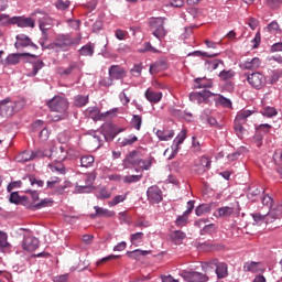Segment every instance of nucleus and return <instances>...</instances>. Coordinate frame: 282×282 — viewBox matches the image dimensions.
Wrapping results in <instances>:
<instances>
[{
  "label": "nucleus",
  "mask_w": 282,
  "mask_h": 282,
  "mask_svg": "<svg viewBox=\"0 0 282 282\" xmlns=\"http://www.w3.org/2000/svg\"><path fill=\"white\" fill-rule=\"evenodd\" d=\"M48 109L59 113L53 118L54 122H58V120H65L67 118V110L69 109V101L62 96H54L46 102Z\"/></svg>",
  "instance_id": "nucleus-1"
},
{
  "label": "nucleus",
  "mask_w": 282,
  "mask_h": 282,
  "mask_svg": "<svg viewBox=\"0 0 282 282\" xmlns=\"http://www.w3.org/2000/svg\"><path fill=\"white\" fill-rule=\"evenodd\" d=\"M37 155L40 158H48L54 162H65L67 160V148L63 144L54 145L48 150H39Z\"/></svg>",
  "instance_id": "nucleus-2"
},
{
  "label": "nucleus",
  "mask_w": 282,
  "mask_h": 282,
  "mask_svg": "<svg viewBox=\"0 0 282 282\" xmlns=\"http://www.w3.org/2000/svg\"><path fill=\"white\" fill-rule=\"evenodd\" d=\"M80 43V39L72 37L70 35H58L53 43H50L51 50H55V52H69V47L73 45H78Z\"/></svg>",
  "instance_id": "nucleus-3"
},
{
  "label": "nucleus",
  "mask_w": 282,
  "mask_h": 282,
  "mask_svg": "<svg viewBox=\"0 0 282 282\" xmlns=\"http://www.w3.org/2000/svg\"><path fill=\"white\" fill-rule=\"evenodd\" d=\"M250 116H252V111L250 110H241L237 113L234 129L238 138H243V133H246V128H243V124L248 122V118H250Z\"/></svg>",
  "instance_id": "nucleus-4"
},
{
  "label": "nucleus",
  "mask_w": 282,
  "mask_h": 282,
  "mask_svg": "<svg viewBox=\"0 0 282 282\" xmlns=\"http://www.w3.org/2000/svg\"><path fill=\"white\" fill-rule=\"evenodd\" d=\"M247 78L248 84L253 89H263L265 87V75L261 72H254L251 74H245L243 75Z\"/></svg>",
  "instance_id": "nucleus-5"
},
{
  "label": "nucleus",
  "mask_w": 282,
  "mask_h": 282,
  "mask_svg": "<svg viewBox=\"0 0 282 282\" xmlns=\"http://www.w3.org/2000/svg\"><path fill=\"white\" fill-rule=\"evenodd\" d=\"M164 21H166V18H156L150 21V30L153 36H155L159 40H162L164 39V36H166V29H164Z\"/></svg>",
  "instance_id": "nucleus-6"
},
{
  "label": "nucleus",
  "mask_w": 282,
  "mask_h": 282,
  "mask_svg": "<svg viewBox=\"0 0 282 282\" xmlns=\"http://www.w3.org/2000/svg\"><path fill=\"white\" fill-rule=\"evenodd\" d=\"M47 188H52L56 195H63L67 188H72V182H61V178L53 176L51 177V181H47Z\"/></svg>",
  "instance_id": "nucleus-7"
},
{
  "label": "nucleus",
  "mask_w": 282,
  "mask_h": 282,
  "mask_svg": "<svg viewBox=\"0 0 282 282\" xmlns=\"http://www.w3.org/2000/svg\"><path fill=\"white\" fill-rule=\"evenodd\" d=\"M135 158H138V151L134 150L127 156V162H129V164H133L134 166H139L143 171H149V169H151V160H142Z\"/></svg>",
  "instance_id": "nucleus-8"
},
{
  "label": "nucleus",
  "mask_w": 282,
  "mask_h": 282,
  "mask_svg": "<svg viewBox=\"0 0 282 282\" xmlns=\"http://www.w3.org/2000/svg\"><path fill=\"white\" fill-rule=\"evenodd\" d=\"M181 276H183L184 281H187V282H207L208 281V275L197 271H183L181 273Z\"/></svg>",
  "instance_id": "nucleus-9"
},
{
  "label": "nucleus",
  "mask_w": 282,
  "mask_h": 282,
  "mask_svg": "<svg viewBox=\"0 0 282 282\" xmlns=\"http://www.w3.org/2000/svg\"><path fill=\"white\" fill-rule=\"evenodd\" d=\"M212 164L213 161L210 160V158L203 155L195 164V171L198 175H204V173L210 171Z\"/></svg>",
  "instance_id": "nucleus-10"
},
{
  "label": "nucleus",
  "mask_w": 282,
  "mask_h": 282,
  "mask_svg": "<svg viewBox=\"0 0 282 282\" xmlns=\"http://www.w3.org/2000/svg\"><path fill=\"white\" fill-rule=\"evenodd\" d=\"M22 248L26 252H34V250H39V239L34 238L30 234L24 235Z\"/></svg>",
  "instance_id": "nucleus-11"
},
{
  "label": "nucleus",
  "mask_w": 282,
  "mask_h": 282,
  "mask_svg": "<svg viewBox=\"0 0 282 282\" xmlns=\"http://www.w3.org/2000/svg\"><path fill=\"white\" fill-rule=\"evenodd\" d=\"M147 195L148 202H150V204H160V202H162V189H160V187L156 185L149 187Z\"/></svg>",
  "instance_id": "nucleus-12"
},
{
  "label": "nucleus",
  "mask_w": 282,
  "mask_h": 282,
  "mask_svg": "<svg viewBox=\"0 0 282 282\" xmlns=\"http://www.w3.org/2000/svg\"><path fill=\"white\" fill-rule=\"evenodd\" d=\"M184 140H186L185 129H183L174 139L173 145H172V154L167 158V160H173L175 155H177V151H180V145L184 144Z\"/></svg>",
  "instance_id": "nucleus-13"
},
{
  "label": "nucleus",
  "mask_w": 282,
  "mask_h": 282,
  "mask_svg": "<svg viewBox=\"0 0 282 282\" xmlns=\"http://www.w3.org/2000/svg\"><path fill=\"white\" fill-rule=\"evenodd\" d=\"M0 116H2V118H11V116H14V102L8 99L0 101Z\"/></svg>",
  "instance_id": "nucleus-14"
},
{
  "label": "nucleus",
  "mask_w": 282,
  "mask_h": 282,
  "mask_svg": "<svg viewBox=\"0 0 282 282\" xmlns=\"http://www.w3.org/2000/svg\"><path fill=\"white\" fill-rule=\"evenodd\" d=\"M17 50H21V47H33V50H39V46L32 42V40L25 34L17 35L15 42Z\"/></svg>",
  "instance_id": "nucleus-15"
},
{
  "label": "nucleus",
  "mask_w": 282,
  "mask_h": 282,
  "mask_svg": "<svg viewBox=\"0 0 282 282\" xmlns=\"http://www.w3.org/2000/svg\"><path fill=\"white\" fill-rule=\"evenodd\" d=\"M11 23L18 25V28H34V25H36L34 19L24 17H13Z\"/></svg>",
  "instance_id": "nucleus-16"
},
{
  "label": "nucleus",
  "mask_w": 282,
  "mask_h": 282,
  "mask_svg": "<svg viewBox=\"0 0 282 282\" xmlns=\"http://www.w3.org/2000/svg\"><path fill=\"white\" fill-rule=\"evenodd\" d=\"M109 76L113 80H121V78H124L127 76V70L123 67L112 65L109 68Z\"/></svg>",
  "instance_id": "nucleus-17"
},
{
  "label": "nucleus",
  "mask_w": 282,
  "mask_h": 282,
  "mask_svg": "<svg viewBox=\"0 0 282 282\" xmlns=\"http://www.w3.org/2000/svg\"><path fill=\"white\" fill-rule=\"evenodd\" d=\"M243 272L257 274L259 272H265V269L261 268V262L249 261L243 264Z\"/></svg>",
  "instance_id": "nucleus-18"
},
{
  "label": "nucleus",
  "mask_w": 282,
  "mask_h": 282,
  "mask_svg": "<svg viewBox=\"0 0 282 282\" xmlns=\"http://www.w3.org/2000/svg\"><path fill=\"white\" fill-rule=\"evenodd\" d=\"M36 158H43L39 156V150L36 152L24 151L17 155V162L25 163L30 162L31 160H36Z\"/></svg>",
  "instance_id": "nucleus-19"
},
{
  "label": "nucleus",
  "mask_w": 282,
  "mask_h": 282,
  "mask_svg": "<svg viewBox=\"0 0 282 282\" xmlns=\"http://www.w3.org/2000/svg\"><path fill=\"white\" fill-rule=\"evenodd\" d=\"M242 69H259L261 67V59L259 57L248 58L241 64Z\"/></svg>",
  "instance_id": "nucleus-20"
},
{
  "label": "nucleus",
  "mask_w": 282,
  "mask_h": 282,
  "mask_svg": "<svg viewBox=\"0 0 282 282\" xmlns=\"http://www.w3.org/2000/svg\"><path fill=\"white\" fill-rule=\"evenodd\" d=\"M86 116H88V118H91V120H94L95 122L105 118V115L100 113V109H98V107H89L86 110Z\"/></svg>",
  "instance_id": "nucleus-21"
},
{
  "label": "nucleus",
  "mask_w": 282,
  "mask_h": 282,
  "mask_svg": "<svg viewBox=\"0 0 282 282\" xmlns=\"http://www.w3.org/2000/svg\"><path fill=\"white\" fill-rule=\"evenodd\" d=\"M215 273L217 274V279H226V276H228V264L218 262L216 264Z\"/></svg>",
  "instance_id": "nucleus-22"
},
{
  "label": "nucleus",
  "mask_w": 282,
  "mask_h": 282,
  "mask_svg": "<svg viewBox=\"0 0 282 282\" xmlns=\"http://www.w3.org/2000/svg\"><path fill=\"white\" fill-rule=\"evenodd\" d=\"M145 98L147 100H149V102L156 105V102H160V100H162V93L148 89L145 91Z\"/></svg>",
  "instance_id": "nucleus-23"
},
{
  "label": "nucleus",
  "mask_w": 282,
  "mask_h": 282,
  "mask_svg": "<svg viewBox=\"0 0 282 282\" xmlns=\"http://www.w3.org/2000/svg\"><path fill=\"white\" fill-rule=\"evenodd\" d=\"M234 213H235V208L225 206V207L217 208L215 210L214 215L217 218H219V217H230L231 215H234Z\"/></svg>",
  "instance_id": "nucleus-24"
},
{
  "label": "nucleus",
  "mask_w": 282,
  "mask_h": 282,
  "mask_svg": "<svg viewBox=\"0 0 282 282\" xmlns=\"http://www.w3.org/2000/svg\"><path fill=\"white\" fill-rule=\"evenodd\" d=\"M175 135V132L173 130H158L156 137L159 140H162L164 142H169V140H173V137Z\"/></svg>",
  "instance_id": "nucleus-25"
},
{
  "label": "nucleus",
  "mask_w": 282,
  "mask_h": 282,
  "mask_svg": "<svg viewBox=\"0 0 282 282\" xmlns=\"http://www.w3.org/2000/svg\"><path fill=\"white\" fill-rule=\"evenodd\" d=\"M54 28V20L52 18H43L40 20V30L41 32H47Z\"/></svg>",
  "instance_id": "nucleus-26"
},
{
  "label": "nucleus",
  "mask_w": 282,
  "mask_h": 282,
  "mask_svg": "<svg viewBox=\"0 0 282 282\" xmlns=\"http://www.w3.org/2000/svg\"><path fill=\"white\" fill-rule=\"evenodd\" d=\"M21 56H34V55H32L30 53H24V54L14 53V54H10L7 57L8 65H18L19 61H21Z\"/></svg>",
  "instance_id": "nucleus-27"
},
{
  "label": "nucleus",
  "mask_w": 282,
  "mask_h": 282,
  "mask_svg": "<svg viewBox=\"0 0 282 282\" xmlns=\"http://www.w3.org/2000/svg\"><path fill=\"white\" fill-rule=\"evenodd\" d=\"M269 224H272L275 219H281L282 217V207L280 205L276 208L271 209L269 213Z\"/></svg>",
  "instance_id": "nucleus-28"
},
{
  "label": "nucleus",
  "mask_w": 282,
  "mask_h": 282,
  "mask_svg": "<svg viewBox=\"0 0 282 282\" xmlns=\"http://www.w3.org/2000/svg\"><path fill=\"white\" fill-rule=\"evenodd\" d=\"M253 220L258 226H261V224H270V217L268 214H260L256 213L252 214Z\"/></svg>",
  "instance_id": "nucleus-29"
},
{
  "label": "nucleus",
  "mask_w": 282,
  "mask_h": 282,
  "mask_svg": "<svg viewBox=\"0 0 282 282\" xmlns=\"http://www.w3.org/2000/svg\"><path fill=\"white\" fill-rule=\"evenodd\" d=\"M95 50H96V46L93 43H88L79 50V55L80 56H94Z\"/></svg>",
  "instance_id": "nucleus-30"
},
{
  "label": "nucleus",
  "mask_w": 282,
  "mask_h": 282,
  "mask_svg": "<svg viewBox=\"0 0 282 282\" xmlns=\"http://www.w3.org/2000/svg\"><path fill=\"white\" fill-rule=\"evenodd\" d=\"M147 254H151V251L135 249L133 251H128L127 252V256L130 259H135V260L140 259V257H147Z\"/></svg>",
  "instance_id": "nucleus-31"
},
{
  "label": "nucleus",
  "mask_w": 282,
  "mask_h": 282,
  "mask_svg": "<svg viewBox=\"0 0 282 282\" xmlns=\"http://www.w3.org/2000/svg\"><path fill=\"white\" fill-rule=\"evenodd\" d=\"M96 159H94V155H84L80 158V166L84 169H91L94 166V162Z\"/></svg>",
  "instance_id": "nucleus-32"
},
{
  "label": "nucleus",
  "mask_w": 282,
  "mask_h": 282,
  "mask_svg": "<svg viewBox=\"0 0 282 282\" xmlns=\"http://www.w3.org/2000/svg\"><path fill=\"white\" fill-rule=\"evenodd\" d=\"M217 263H219L217 259L210 260L208 262H203L202 270L205 271V273L212 272V270H216Z\"/></svg>",
  "instance_id": "nucleus-33"
},
{
  "label": "nucleus",
  "mask_w": 282,
  "mask_h": 282,
  "mask_svg": "<svg viewBox=\"0 0 282 282\" xmlns=\"http://www.w3.org/2000/svg\"><path fill=\"white\" fill-rule=\"evenodd\" d=\"M135 142H138V138L134 134H129L123 139H119L121 147H131V144H135Z\"/></svg>",
  "instance_id": "nucleus-34"
},
{
  "label": "nucleus",
  "mask_w": 282,
  "mask_h": 282,
  "mask_svg": "<svg viewBox=\"0 0 282 282\" xmlns=\"http://www.w3.org/2000/svg\"><path fill=\"white\" fill-rule=\"evenodd\" d=\"M142 239H144V234L142 231L132 234L130 236V241H131L132 246H135V247H138L142 243Z\"/></svg>",
  "instance_id": "nucleus-35"
},
{
  "label": "nucleus",
  "mask_w": 282,
  "mask_h": 282,
  "mask_svg": "<svg viewBox=\"0 0 282 282\" xmlns=\"http://www.w3.org/2000/svg\"><path fill=\"white\" fill-rule=\"evenodd\" d=\"M94 209L96 210V215H98V217H113V215H116V212H111L102 207L95 206Z\"/></svg>",
  "instance_id": "nucleus-36"
},
{
  "label": "nucleus",
  "mask_w": 282,
  "mask_h": 282,
  "mask_svg": "<svg viewBox=\"0 0 282 282\" xmlns=\"http://www.w3.org/2000/svg\"><path fill=\"white\" fill-rule=\"evenodd\" d=\"M89 102V96L77 95L74 98L75 107H85Z\"/></svg>",
  "instance_id": "nucleus-37"
},
{
  "label": "nucleus",
  "mask_w": 282,
  "mask_h": 282,
  "mask_svg": "<svg viewBox=\"0 0 282 282\" xmlns=\"http://www.w3.org/2000/svg\"><path fill=\"white\" fill-rule=\"evenodd\" d=\"M127 195L128 193L115 196L111 200L108 202V206L113 207L118 206V204H122V202L127 200Z\"/></svg>",
  "instance_id": "nucleus-38"
},
{
  "label": "nucleus",
  "mask_w": 282,
  "mask_h": 282,
  "mask_svg": "<svg viewBox=\"0 0 282 282\" xmlns=\"http://www.w3.org/2000/svg\"><path fill=\"white\" fill-rule=\"evenodd\" d=\"M220 63H221V65H224V62H221L219 59L207 61L205 63V67L208 72H215V69H217V67H219Z\"/></svg>",
  "instance_id": "nucleus-39"
},
{
  "label": "nucleus",
  "mask_w": 282,
  "mask_h": 282,
  "mask_svg": "<svg viewBox=\"0 0 282 282\" xmlns=\"http://www.w3.org/2000/svg\"><path fill=\"white\" fill-rule=\"evenodd\" d=\"M140 180H142V174L127 175V176H123L122 182L123 184H135L137 182H140Z\"/></svg>",
  "instance_id": "nucleus-40"
},
{
  "label": "nucleus",
  "mask_w": 282,
  "mask_h": 282,
  "mask_svg": "<svg viewBox=\"0 0 282 282\" xmlns=\"http://www.w3.org/2000/svg\"><path fill=\"white\" fill-rule=\"evenodd\" d=\"M141 54H144V52H152V54H160V50L153 47L151 45V42H145L142 46V48L139 50Z\"/></svg>",
  "instance_id": "nucleus-41"
},
{
  "label": "nucleus",
  "mask_w": 282,
  "mask_h": 282,
  "mask_svg": "<svg viewBox=\"0 0 282 282\" xmlns=\"http://www.w3.org/2000/svg\"><path fill=\"white\" fill-rule=\"evenodd\" d=\"M220 80H230L231 78H235V70L232 69H224L219 73Z\"/></svg>",
  "instance_id": "nucleus-42"
},
{
  "label": "nucleus",
  "mask_w": 282,
  "mask_h": 282,
  "mask_svg": "<svg viewBox=\"0 0 282 282\" xmlns=\"http://www.w3.org/2000/svg\"><path fill=\"white\" fill-rule=\"evenodd\" d=\"M10 248V242H8V234L0 231V250H6Z\"/></svg>",
  "instance_id": "nucleus-43"
},
{
  "label": "nucleus",
  "mask_w": 282,
  "mask_h": 282,
  "mask_svg": "<svg viewBox=\"0 0 282 282\" xmlns=\"http://www.w3.org/2000/svg\"><path fill=\"white\" fill-rule=\"evenodd\" d=\"M195 213L197 217H202L203 215H208V213H210V206L199 205L198 207H196Z\"/></svg>",
  "instance_id": "nucleus-44"
},
{
  "label": "nucleus",
  "mask_w": 282,
  "mask_h": 282,
  "mask_svg": "<svg viewBox=\"0 0 282 282\" xmlns=\"http://www.w3.org/2000/svg\"><path fill=\"white\" fill-rule=\"evenodd\" d=\"M131 124L137 131H140L142 128V117L140 115H134Z\"/></svg>",
  "instance_id": "nucleus-45"
},
{
  "label": "nucleus",
  "mask_w": 282,
  "mask_h": 282,
  "mask_svg": "<svg viewBox=\"0 0 282 282\" xmlns=\"http://www.w3.org/2000/svg\"><path fill=\"white\" fill-rule=\"evenodd\" d=\"M188 216L189 215L184 212V214L182 216H178L176 218L175 225L178 227L186 226V224H188Z\"/></svg>",
  "instance_id": "nucleus-46"
},
{
  "label": "nucleus",
  "mask_w": 282,
  "mask_h": 282,
  "mask_svg": "<svg viewBox=\"0 0 282 282\" xmlns=\"http://www.w3.org/2000/svg\"><path fill=\"white\" fill-rule=\"evenodd\" d=\"M42 37L40 39V45L44 48V50H52V47L50 46V44H47V41H50V36L47 35V32H42Z\"/></svg>",
  "instance_id": "nucleus-47"
},
{
  "label": "nucleus",
  "mask_w": 282,
  "mask_h": 282,
  "mask_svg": "<svg viewBox=\"0 0 282 282\" xmlns=\"http://www.w3.org/2000/svg\"><path fill=\"white\" fill-rule=\"evenodd\" d=\"M188 56H205V58H215L216 56H219V53L208 54L206 52L195 51L193 53H189Z\"/></svg>",
  "instance_id": "nucleus-48"
},
{
  "label": "nucleus",
  "mask_w": 282,
  "mask_h": 282,
  "mask_svg": "<svg viewBox=\"0 0 282 282\" xmlns=\"http://www.w3.org/2000/svg\"><path fill=\"white\" fill-rule=\"evenodd\" d=\"M216 232L215 224L206 225L200 229V235H213Z\"/></svg>",
  "instance_id": "nucleus-49"
},
{
  "label": "nucleus",
  "mask_w": 282,
  "mask_h": 282,
  "mask_svg": "<svg viewBox=\"0 0 282 282\" xmlns=\"http://www.w3.org/2000/svg\"><path fill=\"white\" fill-rule=\"evenodd\" d=\"M256 129L258 133H262L263 135H265V133H270L272 126L268 123H262L258 126Z\"/></svg>",
  "instance_id": "nucleus-50"
},
{
  "label": "nucleus",
  "mask_w": 282,
  "mask_h": 282,
  "mask_svg": "<svg viewBox=\"0 0 282 282\" xmlns=\"http://www.w3.org/2000/svg\"><path fill=\"white\" fill-rule=\"evenodd\" d=\"M74 69H76V64L72 63L67 68H59L58 72L61 76H69Z\"/></svg>",
  "instance_id": "nucleus-51"
},
{
  "label": "nucleus",
  "mask_w": 282,
  "mask_h": 282,
  "mask_svg": "<svg viewBox=\"0 0 282 282\" xmlns=\"http://www.w3.org/2000/svg\"><path fill=\"white\" fill-rule=\"evenodd\" d=\"M111 197V192L109 189L102 187L97 194L98 199H109Z\"/></svg>",
  "instance_id": "nucleus-52"
},
{
  "label": "nucleus",
  "mask_w": 282,
  "mask_h": 282,
  "mask_svg": "<svg viewBox=\"0 0 282 282\" xmlns=\"http://www.w3.org/2000/svg\"><path fill=\"white\" fill-rule=\"evenodd\" d=\"M276 109L274 107H267L262 111V116H265L267 118H273V116H276Z\"/></svg>",
  "instance_id": "nucleus-53"
},
{
  "label": "nucleus",
  "mask_w": 282,
  "mask_h": 282,
  "mask_svg": "<svg viewBox=\"0 0 282 282\" xmlns=\"http://www.w3.org/2000/svg\"><path fill=\"white\" fill-rule=\"evenodd\" d=\"M206 78H196L195 83L198 85V89H206L208 87H212L210 82H204Z\"/></svg>",
  "instance_id": "nucleus-54"
},
{
  "label": "nucleus",
  "mask_w": 282,
  "mask_h": 282,
  "mask_svg": "<svg viewBox=\"0 0 282 282\" xmlns=\"http://www.w3.org/2000/svg\"><path fill=\"white\" fill-rule=\"evenodd\" d=\"M56 9L57 10H67V8H69L70 2L69 0L63 1V0H58L56 3Z\"/></svg>",
  "instance_id": "nucleus-55"
},
{
  "label": "nucleus",
  "mask_w": 282,
  "mask_h": 282,
  "mask_svg": "<svg viewBox=\"0 0 282 282\" xmlns=\"http://www.w3.org/2000/svg\"><path fill=\"white\" fill-rule=\"evenodd\" d=\"M132 76L138 77L142 75V64H137L130 69Z\"/></svg>",
  "instance_id": "nucleus-56"
},
{
  "label": "nucleus",
  "mask_w": 282,
  "mask_h": 282,
  "mask_svg": "<svg viewBox=\"0 0 282 282\" xmlns=\"http://www.w3.org/2000/svg\"><path fill=\"white\" fill-rule=\"evenodd\" d=\"M127 34H128L127 31H123L120 29H117L115 31V36H116V39H118V41H124V39H127Z\"/></svg>",
  "instance_id": "nucleus-57"
},
{
  "label": "nucleus",
  "mask_w": 282,
  "mask_h": 282,
  "mask_svg": "<svg viewBox=\"0 0 282 282\" xmlns=\"http://www.w3.org/2000/svg\"><path fill=\"white\" fill-rule=\"evenodd\" d=\"M127 91H129V88L123 89V91L119 96L122 105H128L131 102V99H129V96H127Z\"/></svg>",
  "instance_id": "nucleus-58"
},
{
  "label": "nucleus",
  "mask_w": 282,
  "mask_h": 282,
  "mask_svg": "<svg viewBox=\"0 0 282 282\" xmlns=\"http://www.w3.org/2000/svg\"><path fill=\"white\" fill-rule=\"evenodd\" d=\"M173 239H174V241H182V240L186 239V234L184 231H180V230L174 231Z\"/></svg>",
  "instance_id": "nucleus-59"
},
{
  "label": "nucleus",
  "mask_w": 282,
  "mask_h": 282,
  "mask_svg": "<svg viewBox=\"0 0 282 282\" xmlns=\"http://www.w3.org/2000/svg\"><path fill=\"white\" fill-rule=\"evenodd\" d=\"M252 43H254L253 50H257V47H259V45H261V31L260 30L256 33V36L252 40Z\"/></svg>",
  "instance_id": "nucleus-60"
},
{
  "label": "nucleus",
  "mask_w": 282,
  "mask_h": 282,
  "mask_svg": "<svg viewBox=\"0 0 282 282\" xmlns=\"http://www.w3.org/2000/svg\"><path fill=\"white\" fill-rule=\"evenodd\" d=\"M218 102H219V105H223V107H232V101H230V99H228L224 96H220L218 98Z\"/></svg>",
  "instance_id": "nucleus-61"
},
{
  "label": "nucleus",
  "mask_w": 282,
  "mask_h": 282,
  "mask_svg": "<svg viewBox=\"0 0 282 282\" xmlns=\"http://www.w3.org/2000/svg\"><path fill=\"white\" fill-rule=\"evenodd\" d=\"M268 32H270L271 34H274L276 32H279V23L276 22H271L268 26H267Z\"/></svg>",
  "instance_id": "nucleus-62"
},
{
  "label": "nucleus",
  "mask_w": 282,
  "mask_h": 282,
  "mask_svg": "<svg viewBox=\"0 0 282 282\" xmlns=\"http://www.w3.org/2000/svg\"><path fill=\"white\" fill-rule=\"evenodd\" d=\"M68 280H69V274L56 275L53 278L54 282H67Z\"/></svg>",
  "instance_id": "nucleus-63"
},
{
  "label": "nucleus",
  "mask_w": 282,
  "mask_h": 282,
  "mask_svg": "<svg viewBox=\"0 0 282 282\" xmlns=\"http://www.w3.org/2000/svg\"><path fill=\"white\" fill-rule=\"evenodd\" d=\"M271 52H282V42L274 43L271 46Z\"/></svg>",
  "instance_id": "nucleus-64"
}]
</instances>
